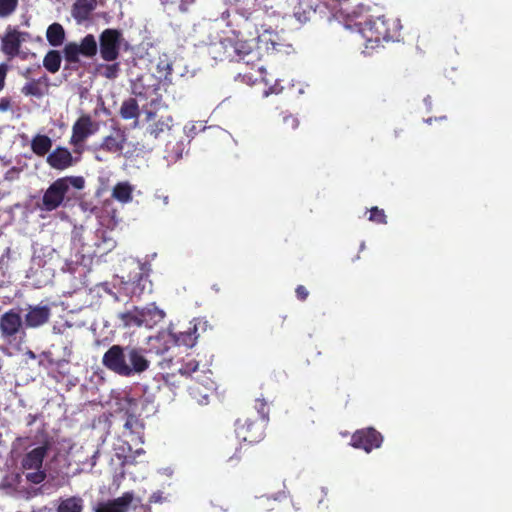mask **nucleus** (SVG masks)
I'll return each mask as SVG.
<instances>
[{"label":"nucleus","mask_w":512,"mask_h":512,"mask_svg":"<svg viewBox=\"0 0 512 512\" xmlns=\"http://www.w3.org/2000/svg\"><path fill=\"white\" fill-rule=\"evenodd\" d=\"M259 72H260V74L262 75V74H263V72H264V69H263L262 67H259Z\"/></svg>","instance_id":"obj_49"},{"label":"nucleus","mask_w":512,"mask_h":512,"mask_svg":"<svg viewBox=\"0 0 512 512\" xmlns=\"http://www.w3.org/2000/svg\"><path fill=\"white\" fill-rule=\"evenodd\" d=\"M63 58L66 62V67L80 62V56L91 59L96 56L98 52V44L93 34H87L80 42H68L63 48Z\"/></svg>","instance_id":"obj_5"},{"label":"nucleus","mask_w":512,"mask_h":512,"mask_svg":"<svg viewBox=\"0 0 512 512\" xmlns=\"http://www.w3.org/2000/svg\"><path fill=\"white\" fill-rule=\"evenodd\" d=\"M225 49L228 47L232 52L226 51L227 58L230 61L241 62L243 61L247 65L255 66V60H259L258 51L254 50L246 41H229L228 44L221 43Z\"/></svg>","instance_id":"obj_10"},{"label":"nucleus","mask_w":512,"mask_h":512,"mask_svg":"<svg viewBox=\"0 0 512 512\" xmlns=\"http://www.w3.org/2000/svg\"><path fill=\"white\" fill-rule=\"evenodd\" d=\"M122 33L117 29L107 28L99 36V52L106 62L115 61L120 54Z\"/></svg>","instance_id":"obj_7"},{"label":"nucleus","mask_w":512,"mask_h":512,"mask_svg":"<svg viewBox=\"0 0 512 512\" xmlns=\"http://www.w3.org/2000/svg\"><path fill=\"white\" fill-rule=\"evenodd\" d=\"M242 78H243V81H246V82H248V83H250V82H251V83H254V82L257 80V79L252 80V77H251V76H249V75H247V74H244V75L242 76Z\"/></svg>","instance_id":"obj_45"},{"label":"nucleus","mask_w":512,"mask_h":512,"mask_svg":"<svg viewBox=\"0 0 512 512\" xmlns=\"http://www.w3.org/2000/svg\"><path fill=\"white\" fill-rule=\"evenodd\" d=\"M96 5V0H76L72 8V16L78 22L85 21L89 19Z\"/></svg>","instance_id":"obj_22"},{"label":"nucleus","mask_w":512,"mask_h":512,"mask_svg":"<svg viewBox=\"0 0 512 512\" xmlns=\"http://www.w3.org/2000/svg\"><path fill=\"white\" fill-rule=\"evenodd\" d=\"M49 443L45 442L31 451L27 452L21 459V467L24 470L42 468L44 458L49 451Z\"/></svg>","instance_id":"obj_17"},{"label":"nucleus","mask_w":512,"mask_h":512,"mask_svg":"<svg viewBox=\"0 0 512 512\" xmlns=\"http://www.w3.org/2000/svg\"><path fill=\"white\" fill-rule=\"evenodd\" d=\"M62 55L59 50H49L43 58V67L51 74L57 73L61 68Z\"/></svg>","instance_id":"obj_25"},{"label":"nucleus","mask_w":512,"mask_h":512,"mask_svg":"<svg viewBox=\"0 0 512 512\" xmlns=\"http://www.w3.org/2000/svg\"><path fill=\"white\" fill-rule=\"evenodd\" d=\"M46 39L52 47L62 46L66 39L64 27L58 22L50 24L46 30Z\"/></svg>","instance_id":"obj_23"},{"label":"nucleus","mask_w":512,"mask_h":512,"mask_svg":"<svg viewBox=\"0 0 512 512\" xmlns=\"http://www.w3.org/2000/svg\"><path fill=\"white\" fill-rule=\"evenodd\" d=\"M160 499V496H157L156 494H153L150 497V502H157Z\"/></svg>","instance_id":"obj_46"},{"label":"nucleus","mask_w":512,"mask_h":512,"mask_svg":"<svg viewBox=\"0 0 512 512\" xmlns=\"http://www.w3.org/2000/svg\"><path fill=\"white\" fill-rule=\"evenodd\" d=\"M56 366H57V368H58L59 372H60L63 376H65V375L68 373V372H66V371H65V368H67V366H68V362H67V361H65V360H59V361H57Z\"/></svg>","instance_id":"obj_42"},{"label":"nucleus","mask_w":512,"mask_h":512,"mask_svg":"<svg viewBox=\"0 0 512 512\" xmlns=\"http://www.w3.org/2000/svg\"><path fill=\"white\" fill-rule=\"evenodd\" d=\"M207 327V322L202 319H194L190 322V326L179 333L174 335L177 345H182L187 348L195 346L198 338L200 337V330L204 332Z\"/></svg>","instance_id":"obj_12"},{"label":"nucleus","mask_w":512,"mask_h":512,"mask_svg":"<svg viewBox=\"0 0 512 512\" xmlns=\"http://www.w3.org/2000/svg\"><path fill=\"white\" fill-rule=\"evenodd\" d=\"M171 117L158 116L155 112H146V121L148 126L147 133L154 138H158L166 130L170 129Z\"/></svg>","instance_id":"obj_19"},{"label":"nucleus","mask_w":512,"mask_h":512,"mask_svg":"<svg viewBox=\"0 0 512 512\" xmlns=\"http://www.w3.org/2000/svg\"><path fill=\"white\" fill-rule=\"evenodd\" d=\"M125 402L127 403V407L125 408L126 420L124 428L131 434L140 435L144 431V423L140 418V415H137V410L138 405L142 403V400L128 397L125 399Z\"/></svg>","instance_id":"obj_13"},{"label":"nucleus","mask_w":512,"mask_h":512,"mask_svg":"<svg viewBox=\"0 0 512 512\" xmlns=\"http://www.w3.org/2000/svg\"><path fill=\"white\" fill-rule=\"evenodd\" d=\"M6 71H7L6 66L0 65V91L5 86Z\"/></svg>","instance_id":"obj_41"},{"label":"nucleus","mask_w":512,"mask_h":512,"mask_svg":"<svg viewBox=\"0 0 512 512\" xmlns=\"http://www.w3.org/2000/svg\"><path fill=\"white\" fill-rule=\"evenodd\" d=\"M142 453H144V450H143V449H138V450H136V454H142Z\"/></svg>","instance_id":"obj_48"},{"label":"nucleus","mask_w":512,"mask_h":512,"mask_svg":"<svg viewBox=\"0 0 512 512\" xmlns=\"http://www.w3.org/2000/svg\"><path fill=\"white\" fill-rule=\"evenodd\" d=\"M85 181L81 176H65L56 179L50 184L42 197V203L39 206L41 210L51 212L65 205V200H69L67 194L71 187L81 190L84 188Z\"/></svg>","instance_id":"obj_3"},{"label":"nucleus","mask_w":512,"mask_h":512,"mask_svg":"<svg viewBox=\"0 0 512 512\" xmlns=\"http://www.w3.org/2000/svg\"><path fill=\"white\" fill-rule=\"evenodd\" d=\"M33 472H27L25 478L32 484H40L46 479V472L42 468L32 469Z\"/></svg>","instance_id":"obj_34"},{"label":"nucleus","mask_w":512,"mask_h":512,"mask_svg":"<svg viewBox=\"0 0 512 512\" xmlns=\"http://www.w3.org/2000/svg\"><path fill=\"white\" fill-rule=\"evenodd\" d=\"M127 142L126 132L118 126L112 127L99 145V150L121 155Z\"/></svg>","instance_id":"obj_11"},{"label":"nucleus","mask_w":512,"mask_h":512,"mask_svg":"<svg viewBox=\"0 0 512 512\" xmlns=\"http://www.w3.org/2000/svg\"><path fill=\"white\" fill-rule=\"evenodd\" d=\"M254 408L256 410V415H252L255 418L260 420L265 419V423L269 421V406L264 399L258 398L255 400Z\"/></svg>","instance_id":"obj_32"},{"label":"nucleus","mask_w":512,"mask_h":512,"mask_svg":"<svg viewBox=\"0 0 512 512\" xmlns=\"http://www.w3.org/2000/svg\"><path fill=\"white\" fill-rule=\"evenodd\" d=\"M199 368V363L196 360H189L179 368V373L183 376H191Z\"/></svg>","instance_id":"obj_37"},{"label":"nucleus","mask_w":512,"mask_h":512,"mask_svg":"<svg viewBox=\"0 0 512 512\" xmlns=\"http://www.w3.org/2000/svg\"><path fill=\"white\" fill-rule=\"evenodd\" d=\"M212 392V387L204 386L202 391L199 383H194L189 386V393L193 399H195L199 404L208 403V398L210 393Z\"/></svg>","instance_id":"obj_30"},{"label":"nucleus","mask_w":512,"mask_h":512,"mask_svg":"<svg viewBox=\"0 0 512 512\" xmlns=\"http://www.w3.org/2000/svg\"><path fill=\"white\" fill-rule=\"evenodd\" d=\"M267 423L253 416H244L236 420L237 437L249 444L259 443L265 437Z\"/></svg>","instance_id":"obj_6"},{"label":"nucleus","mask_w":512,"mask_h":512,"mask_svg":"<svg viewBox=\"0 0 512 512\" xmlns=\"http://www.w3.org/2000/svg\"><path fill=\"white\" fill-rule=\"evenodd\" d=\"M112 196L122 203H128L132 200V187L127 182L117 183L112 191Z\"/></svg>","instance_id":"obj_29"},{"label":"nucleus","mask_w":512,"mask_h":512,"mask_svg":"<svg viewBox=\"0 0 512 512\" xmlns=\"http://www.w3.org/2000/svg\"><path fill=\"white\" fill-rule=\"evenodd\" d=\"M149 349L140 346L114 344L102 356V365L116 375L132 377L140 375L150 368L149 354L155 350L158 355H163L169 350V346L160 337L149 338Z\"/></svg>","instance_id":"obj_1"},{"label":"nucleus","mask_w":512,"mask_h":512,"mask_svg":"<svg viewBox=\"0 0 512 512\" xmlns=\"http://www.w3.org/2000/svg\"><path fill=\"white\" fill-rule=\"evenodd\" d=\"M48 165L56 170H65L76 162L71 152L66 147H56L46 159Z\"/></svg>","instance_id":"obj_16"},{"label":"nucleus","mask_w":512,"mask_h":512,"mask_svg":"<svg viewBox=\"0 0 512 512\" xmlns=\"http://www.w3.org/2000/svg\"><path fill=\"white\" fill-rule=\"evenodd\" d=\"M158 90L159 86L157 83L148 84L143 76L138 77L132 84V93L140 99H150L151 103L158 99Z\"/></svg>","instance_id":"obj_18"},{"label":"nucleus","mask_w":512,"mask_h":512,"mask_svg":"<svg viewBox=\"0 0 512 512\" xmlns=\"http://www.w3.org/2000/svg\"><path fill=\"white\" fill-rule=\"evenodd\" d=\"M0 338L10 346H20L27 338L21 309L11 308L0 315Z\"/></svg>","instance_id":"obj_4"},{"label":"nucleus","mask_w":512,"mask_h":512,"mask_svg":"<svg viewBox=\"0 0 512 512\" xmlns=\"http://www.w3.org/2000/svg\"><path fill=\"white\" fill-rule=\"evenodd\" d=\"M18 6V0H0V17H8Z\"/></svg>","instance_id":"obj_33"},{"label":"nucleus","mask_w":512,"mask_h":512,"mask_svg":"<svg viewBox=\"0 0 512 512\" xmlns=\"http://www.w3.org/2000/svg\"><path fill=\"white\" fill-rule=\"evenodd\" d=\"M383 437L380 432L372 427L355 431L351 437V445L357 449H363L369 453L381 446Z\"/></svg>","instance_id":"obj_9"},{"label":"nucleus","mask_w":512,"mask_h":512,"mask_svg":"<svg viewBox=\"0 0 512 512\" xmlns=\"http://www.w3.org/2000/svg\"><path fill=\"white\" fill-rule=\"evenodd\" d=\"M139 106L135 98H128L123 101L120 108V116L125 119H136L139 116Z\"/></svg>","instance_id":"obj_28"},{"label":"nucleus","mask_w":512,"mask_h":512,"mask_svg":"<svg viewBox=\"0 0 512 512\" xmlns=\"http://www.w3.org/2000/svg\"><path fill=\"white\" fill-rule=\"evenodd\" d=\"M295 293H296V297L300 301H305L309 296V292H308L307 288L303 285H298L295 289Z\"/></svg>","instance_id":"obj_39"},{"label":"nucleus","mask_w":512,"mask_h":512,"mask_svg":"<svg viewBox=\"0 0 512 512\" xmlns=\"http://www.w3.org/2000/svg\"><path fill=\"white\" fill-rule=\"evenodd\" d=\"M52 148V140L47 135L37 134L31 140V150L39 157L45 156Z\"/></svg>","instance_id":"obj_24"},{"label":"nucleus","mask_w":512,"mask_h":512,"mask_svg":"<svg viewBox=\"0 0 512 512\" xmlns=\"http://www.w3.org/2000/svg\"><path fill=\"white\" fill-rule=\"evenodd\" d=\"M99 74L107 79H115L120 72V64L117 62L111 64H99L97 67Z\"/></svg>","instance_id":"obj_31"},{"label":"nucleus","mask_w":512,"mask_h":512,"mask_svg":"<svg viewBox=\"0 0 512 512\" xmlns=\"http://www.w3.org/2000/svg\"><path fill=\"white\" fill-rule=\"evenodd\" d=\"M51 316V309L47 305L29 306L24 316L25 328H38L46 324Z\"/></svg>","instance_id":"obj_14"},{"label":"nucleus","mask_w":512,"mask_h":512,"mask_svg":"<svg viewBox=\"0 0 512 512\" xmlns=\"http://www.w3.org/2000/svg\"><path fill=\"white\" fill-rule=\"evenodd\" d=\"M282 125H283V130H285V131L295 130L299 126V120L296 116H294L292 114L284 113V114H282Z\"/></svg>","instance_id":"obj_36"},{"label":"nucleus","mask_w":512,"mask_h":512,"mask_svg":"<svg viewBox=\"0 0 512 512\" xmlns=\"http://www.w3.org/2000/svg\"><path fill=\"white\" fill-rule=\"evenodd\" d=\"M29 36L27 32H21L16 29L8 30L2 39V51L13 58L20 52V47L23 41Z\"/></svg>","instance_id":"obj_15"},{"label":"nucleus","mask_w":512,"mask_h":512,"mask_svg":"<svg viewBox=\"0 0 512 512\" xmlns=\"http://www.w3.org/2000/svg\"><path fill=\"white\" fill-rule=\"evenodd\" d=\"M133 498L134 495L132 492H125L118 498L99 503L95 512H127Z\"/></svg>","instance_id":"obj_20"},{"label":"nucleus","mask_w":512,"mask_h":512,"mask_svg":"<svg viewBox=\"0 0 512 512\" xmlns=\"http://www.w3.org/2000/svg\"><path fill=\"white\" fill-rule=\"evenodd\" d=\"M12 110V98L0 97V112L5 113Z\"/></svg>","instance_id":"obj_38"},{"label":"nucleus","mask_w":512,"mask_h":512,"mask_svg":"<svg viewBox=\"0 0 512 512\" xmlns=\"http://www.w3.org/2000/svg\"><path fill=\"white\" fill-rule=\"evenodd\" d=\"M141 509H143L145 512H151V509L149 506H142Z\"/></svg>","instance_id":"obj_47"},{"label":"nucleus","mask_w":512,"mask_h":512,"mask_svg":"<svg viewBox=\"0 0 512 512\" xmlns=\"http://www.w3.org/2000/svg\"><path fill=\"white\" fill-rule=\"evenodd\" d=\"M49 78L46 75L38 79L28 81L22 88L21 93L25 96L41 98L48 91Z\"/></svg>","instance_id":"obj_21"},{"label":"nucleus","mask_w":512,"mask_h":512,"mask_svg":"<svg viewBox=\"0 0 512 512\" xmlns=\"http://www.w3.org/2000/svg\"><path fill=\"white\" fill-rule=\"evenodd\" d=\"M98 129V125L92 120L89 114L80 116L72 126V135L69 143L75 147L74 151L81 153L82 145L88 137L93 135Z\"/></svg>","instance_id":"obj_8"},{"label":"nucleus","mask_w":512,"mask_h":512,"mask_svg":"<svg viewBox=\"0 0 512 512\" xmlns=\"http://www.w3.org/2000/svg\"><path fill=\"white\" fill-rule=\"evenodd\" d=\"M240 451H241V449H240L239 447H237V446H236V447H235V453H234L232 456H230V457L228 458V460H229V461H234V460H235V461H239V460L241 459Z\"/></svg>","instance_id":"obj_44"},{"label":"nucleus","mask_w":512,"mask_h":512,"mask_svg":"<svg viewBox=\"0 0 512 512\" xmlns=\"http://www.w3.org/2000/svg\"><path fill=\"white\" fill-rule=\"evenodd\" d=\"M143 316V313L139 312L135 307L133 311L121 312L117 317L120 319L123 327H140L144 323Z\"/></svg>","instance_id":"obj_27"},{"label":"nucleus","mask_w":512,"mask_h":512,"mask_svg":"<svg viewBox=\"0 0 512 512\" xmlns=\"http://www.w3.org/2000/svg\"><path fill=\"white\" fill-rule=\"evenodd\" d=\"M357 25L366 41V48H374L383 41H398L401 36V21L392 15L383 14L366 18Z\"/></svg>","instance_id":"obj_2"},{"label":"nucleus","mask_w":512,"mask_h":512,"mask_svg":"<svg viewBox=\"0 0 512 512\" xmlns=\"http://www.w3.org/2000/svg\"><path fill=\"white\" fill-rule=\"evenodd\" d=\"M282 87L278 85L270 86L268 89L263 91V97H268L271 94H279L282 91Z\"/></svg>","instance_id":"obj_40"},{"label":"nucleus","mask_w":512,"mask_h":512,"mask_svg":"<svg viewBox=\"0 0 512 512\" xmlns=\"http://www.w3.org/2000/svg\"><path fill=\"white\" fill-rule=\"evenodd\" d=\"M84 501L79 496H71L59 502L56 512H82Z\"/></svg>","instance_id":"obj_26"},{"label":"nucleus","mask_w":512,"mask_h":512,"mask_svg":"<svg viewBox=\"0 0 512 512\" xmlns=\"http://www.w3.org/2000/svg\"><path fill=\"white\" fill-rule=\"evenodd\" d=\"M369 221L374 222L376 224H386L387 216L383 209L378 208L377 206L372 207L369 210Z\"/></svg>","instance_id":"obj_35"},{"label":"nucleus","mask_w":512,"mask_h":512,"mask_svg":"<svg viewBox=\"0 0 512 512\" xmlns=\"http://www.w3.org/2000/svg\"><path fill=\"white\" fill-rule=\"evenodd\" d=\"M38 420V415L37 414H28L26 416V425L28 427L32 426L36 421Z\"/></svg>","instance_id":"obj_43"}]
</instances>
